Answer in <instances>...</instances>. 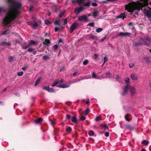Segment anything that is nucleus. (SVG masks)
<instances>
[{"label": "nucleus", "instance_id": "47", "mask_svg": "<svg viewBox=\"0 0 151 151\" xmlns=\"http://www.w3.org/2000/svg\"><path fill=\"white\" fill-rule=\"evenodd\" d=\"M49 92H55V90L54 89L50 88Z\"/></svg>", "mask_w": 151, "mask_h": 151}, {"label": "nucleus", "instance_id": "5", "mask_svg": "<svg viewBox=\"0 0 151 151\" xmlns=\"http://www.w3.org/2000/svg\"><path fill=\"white\" fill-rule=\"evenodd\" d=\"M129 84H127L123 88V90L122 93V95H124L127 94L128 90H129Z\"/></svg>", "mask_w": 151, "mask_h": 151}, {"label": "nucleus", "instance_id": "32", "mask_svg": "<svg viewBox=\"0 0 151 151\" xmlns=\"http://www.w3.org/2000/svg\"><path fill=\"white\" fill-rule=\"evenodd\" d=\"M34 9V7L33 5H31L29 6V11L30 12L32 11Z\"/></svg>", "mask_w": 151, "mask_h": 151}, {"label": "nucleus", "instance_id": "33", "mask_svg": "<svg viewBox=\"0 0 151 151\" xmlns=\"http://www.w3.org/2000/svg\"><path fill=\"white\" fill-rule=\"evenodd\" d=\"M148 40L149 41H151V39L150 38H140V41H144L146 40Z\"/></svg>", "mask_w": 151, "mask_h": 151}, {"label": "nucleus", "instance_id": "18", "mask_svg": "<svg viewBox=\"0 0 151 151\" xmlns=\"http://www.w3.org/2000/svg\"><path fill=\"white\" fill-rule=\"evenodd\" d=\"M1 45L2 46H4V45H8V46H10L11 45L10 43L9 42H2L1 43Z\"/></svg>", "mask_w": 151, "mask_h": 151}, {"label": "nucleus", "instance_id": "26", "mask_svg": "<svg viewBox=\"0 0 151 151\" xmlns=\"http://www.w3.org/2000/svg\"><path fill=\"white\" fill-rule=\"evenodd\" d=\"M108 59L107 57H105L104 58L103 60H102V61H104V63L102 65V66L108 61Z\"/></svg>", "mask_w": 151, "mask_h": 151}, {"label": "nucleus", "instance_id": "6", "mask_svg": "<svg viewBox=\"0 0 151 151\" xmlns=\"http://www.w3.org/2000/svg\"><path fill=\"white\" fill-rule=\"evenodd\" d=\"M143 12L148 18H150L151 17V12L150 10L145 9Z\"/></svg>", "mask_w": 151, "mask_h": 151}, {"label": "nucleus", "instance_id": "2", "mask_svg": "<svg viewBox=\"0 0 151 151\" xmlns=\"http://www.w3.org/2000/svg\"><path fill=\"white\" fill-rule=\"evenodd\" d=\"M148 4L147 1L145 2L144 4L139 2L138 3L134 2L129 3L128 5H125V10H127L128 12H132L135 14L137 15L140 9L142 10L143 7Z\"/></svg>", "mask_w": 151, "mask_h": 151}, {"label": "nucleus", "instance_id": "17", "mask_svg": "<svg viewBox=\"0 0 151 151\" xmlns=\"http://www.w3.org/2000/svg\"><path fill=\"white\" fill-rule=\"evenodd\" d=\"M70 86V85L68 84H63L60 85H57V87L61 88H64L68 87Z\"/></svg>", "mask_w": 151, "mask_h": 151}, {"label": "nucleus", "instance_id": "12", "mask_svg": "<svg viewBox=\"0 0 151 151\" xmlns=\"http://www.w3.org/2000/svg\"><path fill=\"white\" fill-rule=\"evenodd\" d=\"M28 24L31 27H36L37 25V23L35 22H28Z\"/></svg>", "mask_w": 151, "mask_h": 151}, {"label": "nucleus", "instance_id": "57", "mask_svg": "<svg viewBox=\"0 0 151 151\" xmlns=\"http://www.w3.org/2000/svg\"><path fill=\"white\" fill-rule=\"evenodd\" d=\"M58 47V45H55L54 46V49L55 50L57 49Z\"/></svg>", "mask_w": 151, "mask_h": 151}, {"label": "nucleus", "instance_id": "44", "mask_svg": "<svg viewBox=\"0 0 151 151\" xmlns=\"http://www.w3.org/2000/svg\"><path fill=\"white\" fill-rule=\"evenodd\" d=\"M90 77H91V76H90V77H88L87 76H86L84 77L83 78H81V79H79V81H80L81 80H83V79H88V78H90Z\"/></svg>", "mask_w": 151, "mask_h": 151}, {"label": "nucleus", "instance_id": "53", "mask_svg": "<svg viewBox=\"0 0 151 151\" xmlns=\"http://www.w3.org/2000/svg\"><path fill=\"white\" fill-rule=\"evenodd\" d=\"M13 57L12 56H10L9 57V62H12V61L13 60Z\"/></svg>", "mask_w": 151, "mask_h": 151}, {"label": "nucleus", "instance_id": "11", "mask_svg": "<svg viewBox=\"0 0 151 151\" xmlns=\"http://www.w3.org/2000/svg\"><path fill=\"white\" fill-rule=\"evenodd\" d=\"M83 8H76L75 9V13L77 15L78 14L83 10Z\"/></svg>", "mask_w": 151, "mask_h": 151}, {"label": "nucleus", "instance_id": "16", "mask_svg": "<svg viewBox=\"0 0 151 151\" xmlns=\"http://www.w3.org/2000/svg\"><path fill=\"white\" fill-rule=\"evenodd\" d=\"M131 77L132 79L134 81H136L138 79V77L137 75L133 73L131 75Z\"/></svg>", "mask_w": 151, "mask_h": 151}, {"label": "nucleus", "instance_id": "10", "mask_svg": "<svg viewBox=\"0 0 151 151\" xmlns=\"http://www.w3.org/2000/svg\"><path fill=\"white\" fill-rule=\"evenodd\" d=\"M87 19V17L86 15L81 16L79 17L78 19V20L79 21H86Z\"/></svg>", "mask_w": 151, "mask_h": 151}, {"label": "nucleus", "instance_id": "4", "mask_svg": "<svg viewBox=\"0 0 151 151\" xmlns=\"http://www.w3.org/2000/svg\"><path fill=\"white\" fill-rule=\"evenodd\" d=\"M129 91L132 96H134L136 93V89L134 87L131 86L130 84Z\"/></svg>", "mask_w": 151, "mask_h": 151}, {"label": "nucleus", "instance_id": "34", "mask_svg": "<svg viewBox=\"0 0 151 151\" xmlns=\"http://www.w3.org/2000/svg\"><path fill=\"white\" fill-rule=\"evenodd\" d=\"M103 30V29L99 27L96 29V31L97 32H101Z\"/></svg>", "mask_w": 151, "mask_h": 151}, {"label": "nucleus", "instance_id": "13", "mask_svg": "<svg viewBox=\"0 0 151 151\" xmlns=\"http://www.w3.org/2000/svg\"><path fill=\"white\" fill-rule=\"evenodd\" d=\"M84 0H72V2L73 3L75 2H77L79 5H83V4Z\"/></svg>", "mask_w": 151, "mask_h": 151}, {"label": "nucleus", "instance_id": "37", "mask_svg": "<svg viewBox=\"0 0 151 151\" xmlns=\"http://www.w3.org/2000/svg\"><path fill=\"white\" fill-rule=\"evenodd\" d=\"M54 23L55 24L59 25L60 24L59 21L58 19H56L54 22Z\"/></svg>", "mask_w": 151, "mask_h": 151}, {"label": "nucleus", "instance_id": "42", "mask_svg": "<svg viewBox=\"0 0 151 151\" xmlns=\"http://www.w3.org/2000/svg\"><path fill=\"white\" fill-rule=\"evenodd\" d=\"M144 59L148 63L150 61L149 58L147 57H145L144 58Z\"/></svg>", "mask_w": 151, "mask_h": 151}, {"label": "nucleus", "instance_id": "41", "mask_svg": "<svg viewBox=\"0 0 151 151\" xmlns=\"http://www.w3.org/2000/svg\"><path fill=\"white\" fill-rule=\"evenodd\" d=\"M43 89L49 92L50 87H49L45 86L43 87Z\"/></svg>", "mask_w": 151, "mask_h": 151}, {"label": "nucleus", "instance_id": "56", "mask_svg": "<svg viewBox=\"0 0 151 151\" xmlns=\"http://www.w3.org/2000/svg\"><path fill=\"white\" fill-rule=\"evenodd\" d=\"M106 38V37L104 36L103 38H102L100 40V42H103Z\"/></svg>", "mask_w": 151, "mask_h": 151}, {"label": "nucleus", "instance_id": "22", "mask_svg": "<svg viewBox=\"0 0 151 151\" xmlns=\"http://www.w3.org/2000/svg\"><path fill=\"white\" fill-rule=\"evenodd\" d=\"M71 120H72V121L73 122V123H77V119H76V117L75 116H73V117H72V119H71Z\"/></svg>", "mask_w": 151, "mask_h": 151}, {"label": "nucleus", "instance_id": "29", "mask_svg": "<svg viewBox=\"0 0 151 151\" xmlns=\"http://www.w3.org/2000/svg\"><path fill=\"white\" fill-rule=\"evenodd\" d=\"M110 72H107L105 73L106 76L104 77V78H108L110 77Z\"/></svg>", "mask_w": 151, "mask_h": 151}, {"label": "nucleus", "instance_id": "51", "mask_svg": "<svg viewBox=\"0 0 151 151\" xmlns=\"http://www.w3.org/2000/svg\"><path fill=\"white\" fill-rule=\"evenodd\" d=\"M129 67L130 68H131L134 66V63H132L129 64Z\"/></svg>", "mask_w": 151, "mask_h": 151}, {"label": "nucleus", "instance_id": "23", "mask_svg": "<svg viewBox=\"0 0 151 151\" xmlns=\"http://www.w3.org/2000/svg\"><path fill=\"white\" fill-rule=\"evenodd\" d=\"M50 41L47 39H45V41L43 42V44L46 45H48L50 44Z\"/></svg>", "mask_w": 151, "mask_h": 151}, {"label": "nucleus", "instance_id": "35", "mask_svg": "<svg viewBox=\"0 0 151 151\" xmlns=\"http://www.w3.org/2000/svg\"><path fill=\"white\" fill-rule=\"evenodd\" d=\"M5 9L3 7H0V13L5 12Z\"/></svg>", "mask_w": 151, "mask_h": 151}, {"label": "nucleus", "instance_id": "64", "mask_svg": "<svg viewBox=\"0 0 151 151\" xmlns=\"http://www.w3.org/2000/svg\"><path fill=\"white\" fill-rule=\"evenodd\" d=\"M43 59L44 60L47 59L49 58V57L47 56H44L43 57Z\"/></svg>", "mask_w": 151, "mask_h": 151}, {"label": "nucleus", "instance_id": "20", "mask_svg": "<svg viewBox=\"0 0 151 151\" xmlns=\"http://www.w3.org/2000/svg\"><path fill=\"white\" fill-rule=\"evenodd\" d=\"M41 79V78H39L37 80L34 85V86H37L39 84Z\"/></svg>", "mask_w": 151, "mask_h": 151}, {"label": "nucleus", "instance_id": "61", "mask_svg": "<svg viewBox=\"0 0 151 151\" xmlns=\"http://www.w3.org/2000/svg\"><path fill=\"white\" fill-rule=\"evenodd\" d=\"M125 119L128 122H129L130 121V119L128 118V116H125Z\"/></svg>", "mask_w": 151, "mask_h": 151}, {"label": "nucleus", "instance_id": "62", "mask_svg": "<svg viewBox=\"0 0 151 151\" xmlns=\"http://www.w3.org/2000/svg\"><path fill=\"white\" fill-rule=\"evenodd\" d=\"M100 120V118L98 116L96 117L95 119V120L97 122H98Z\"/></svg>", "mask_w": 151, "mask_h": 151}, {"label": "nucleus", "instance_id": "43", "mask_svg": "<svg viewBox=\"0 0 151 151\" xmlns=\"http://www.w3.org/2000/svg\"><path fill=\"white\" fill-rule=\"evenodd\" d=\"M45 23L47 25H48L50 23V22L48 20H46L45 21Z\"/></svg>", "mask_w": 151, "mask_h": 151}, {"label": "nucleus", "instance_id": "19", "mask_svg": "<svg viewBox=\"0 0 151 151\" xmlns=\"http://www.w3.org/2000/svg\"><path fill=\"white\" fill-rule=\"evenodd\" d=\"M42 119L41 118H39L35 120V123L36 124H38L40 123Z\"/></svg>", "mask_w": 151, "mask_h": 151}, {"label": "nucleus", "instance_id": "45", "mask_svg": "<svg viewBox=\"0 0 151 151\" xmlns=\"http://www.w3.org/2000/svg\"><path fill=\"white\" fill-rule=\"evenodd\" d=\"M66 131L67 132H71V128L70 127H68L66 129Z\"/></svg>", "mask_w": 151, "mask_h": 151}, {"label": "nucleus", "instance_id": "24", "mask_svg": "<svg viewBox=\"0 0 151 151\" xmlns=\"http://www.w3.org/2000/svg\"><path fill=\"white\" fill-rule=\"evenodd\" d=\"M36 44V42L34 41V40H31L30 41L29 43V46L31 45H35Z\"/></svg>", "mask_w": 151, "mask_h": 151}, {"label": "nucleus", "instance_id": "52", "mask_svg": "<svg viewBox=\"0 0 151 151\" xmlns=\"http://www.w3.org/2000/svg\"><path fill=\"white\" fill-rule=\"evenodd\" d=\"M96 37L92 35H90V39H94Z\"/></svg>", "mask_w": 151, "mask_h": 151}, {"label": "nucleus", "instance_id": "46", "mask_svg": "<svg viewBox=\"0 0 151 151\" xmlns=\"http://www.w3.org/2000/svg\"><path fill=\"white\" fill-rule=\"evenodd\" d=\"M28 50L29 52H32L34 50V49L32 48H29L28 49Z\"/></svg>", "mask_w": 151, "mask_h": 151}, {"label": "nucleus", "instance_id": "36", "mask_svg": "<svg viewBox=\"0 0 151 151\" xmlns=\"http://www.w3.org/2000/svg\"><path fill=\"white\" fill-rule=\"evenodd\" d=\"M23 74V71L19 72L17 73V75L18 76H21Z\"/></svg>", "mask_w": 151, "mask_h": 151}, {"label": "nucleus", "instance_id": "27", "mask_svg": "<svg viewBox=\"0 0 151 151\" xmlns=\"http://www.w3.org/2000/svg\"><path fill=\"white\" fill-rule=\"evenodd\" d=\"M65 12L66 11L64 10L63 11L60 12L59 15V17L60 18H62L63 17V16L65 14Z\"/></svg>", "mask_w": 151, "mask_h": 151}, {"label": "nucleus", "instance_id": "28", "mask_svg": "<svg viewBox=\"0 0 151 151\" xmlns=\"http://www.w3.org/2000/svg\"><path fill=\"white\" fill-rule=\"evenodd\" d=\"M149 143V142L148 141L146 140H144L142 142V144L146 145H147Z\"/></svg>", "mask_w": 151, "mask_h": 151}, {"label": "nucleus", "instance_id": "49", "mask_svg": "<svg viewBox=\"0 0 151 151\" xmlns=\"http://www.w3.org/2000/svg\"><path fill=\"white\" fill-rule=\"evenodd\" d=\"M88 25L91 27H93L94 26V23L93 22L90 23L88 24Z\"/></svg>", "mask_w": 151, "mask_h": 151}, {"label": "nucleus", "instance_id": "58", "mask_svg": "<svg viewBox=\"0 0 151 151\" xmlns=\"http://www.w3.org/2000/svg\"><path fill=\"white\" fill-rule=\"evenodd\" d=\"M50 123L52 125H53L55 124V122L54 121L51 120V121H50Z\"/></svg>", "mask_w": 151, "mask_h": 151}, {"label": "nucleus", "instance_id": "60", "mask_svg": "<svg viewBox=\"0 0 151 151\" xmlns=\"http://www.w3.org/2000/svg\"><path fill=\"white\" fill-rule=\"evenodd\" d=\"M71 118L69 114L67 115L66 118L67 119H70Z\"/></svg>", "mask_w": 151, "mask_h": 151}, {"label": "nucleus", "instance_id": "63", "mask_svg": "<svg viewBox=\"0 0 151 151\" xmlns=\"http://www.w3.org/2000/svg\"><path fill=\"white\" fill-rule=\"evenodd\" d=\"M92 5L93 6H97V4L96 3H92Z\"/></svg>", "mask_w": 151, "mask_h": 151}, {"label": "nucleus", "instance_id": "59", "mask_svg": "<svg viewBox=\"0 0 151 151\" xmlns=\"http://www.w3.org/2000/svg\"><path fill=\"white\" fill-rule=\"evenodd\" d=\"M60 28L58 27H56L55 29V32H57L59 29Z\"/></svg>", "mask_w": 151, "mask_h": 151}, {"label": "nucleus", "instance_id": "9", "mask_svg": "<svg viewBox=\"0 0 151 151\" xmlns=\"http://www.w3.org/2000/svg\"><path fill=\"white\" fill-rule=\"evenodd\" d=\"M63 81L62 79H61L59 80H56L52 85V86L54 87L55 86H57V85H59L58 84L62 83Z\"/></svg>", "mask_w": 151, "mask_h": 151}, {"label": "nucleus", "instance_id": "1", "mask_svg": "<svg viewBox=\"0 0 151 151\" xmlns=\"http://www.w3.org/2000/svg\"><path fill=\"white\" fill-rule=\"evenodd\" d=\"M9 4V10L3 19V22L5 26H9L10 24L20 13L22 4L20 1L16 0H6Z\"/></svg>", "mask_w": 151, "mask_h": 151}, {"label": "nucleus", "instance_id": "55", "mask_svg": "<svg viewBox=\"0 0 151 151\" xmlns=\"http://www.w3.org/2000/svg\"><path fill=\"white\" fill-rule=\"evenodd\" d=\"M109 135V133L108 132H106L105 133V135L106 137H108Z\"/></svg>", "mask_w": 151, "mask_h": 151}, {"label": "nucleus", "instance_id": "7", "mask_svg": "<svg viewBox=\"0 0 151 151\" xmlns=\"http://www.w3.org/2000/svg\"><path fill=\"white\" fill-rule=\"evenodd\" d=\"M130 34V33L127 32H120L118 34V36L119 37H126L129 36Z\"/></svg>", "mask_w": 151, "mask_h": 151}, {"label": "nucleus", "instance_id": "3", "mask_svg": "<svg viewBox=\"0 0 151 151\" xmlns=\"http://www.w3.org/2000/svg\"><path fill=\"white\" fill-rule=\"evenodd\" d=\"M79 25V24L77 23H73L70 27L69 29V32L70 33H72L74 30L76 29Z\"/></svg>", "mask_w": 151, "mask_h": 151}, {"label": "nucleus", "instance_id": "8", "mask_svg": "<svg viewBox=\"0 0 151 151\" xmlns=\"http://www.w3.org/2000/svg\"><path fill=\"white\" fill-rule=\"evenodd\" d=\"M134 45L135 46H139L140 45H146L147 46H149V44H147V43H145L144 42H135L134 44Z\"/></svg>", "mask_w": 151, "mask_h": 151}, {"label": "nucleus", "instance_id": "40", "mask_svg": "<svg viewBox=\"0 0 151 151\" xmlns=\"http://www.w3.org/2000/svg\"><path fill=\"white\" fill-rule=\"evenodd\" d=\"M88 63V61L87 60H85L83 62L84 65H86Z\"/></svg>", "mask_w": 151, "mask_h": 151}, {"label": "nucleus", "instance_id": "30", "mask_svg": "<svg viewBox=\"0 0 151 151\" xmlns=\"http://www.w3.org/2000/svg\"><path fill=\"white\" fill-rule=\"evenodd\" d=\"M124 81L125 82L127 83V84H129V79L128 78L126 77L124 79Z\"/></svg>", "mask_w": 151, "mask_h": 151}, {"label": "nucleus", "instance_id": "48", "mask_svg": "<svg viewBox=\"0 0 151 151\" xmlns=\"http://www.w3.org/2000/svg\"><path fill=\"white\" fill-rule=\"evenodd\" d=\"M80 119L81 120L83 121L85 119L86 117L85 116H81Z\"/></svg>", "mask_w": 151, "mask_h": 151}, {"label": "nucleus", "instance_id": "31", "mask_svg": "<svg viewBox=\"0 0 151 151\" xmlns=\"http://www.w3.org/2000/svg\"><path fill=\"white\" fill-rule=\"evenodd\" d=\"M91 4V2L90 1H88V2L85 3H83V5L84 6H89Z\"/></svg>", "mask_w": 151, "mask_h": 151}, {"label": "nucleus", "instance_id": "50", "mask_svg": "<svg viewBox=\"0 0 151 151\" xmlns=\"http://www.w3.org/2000/svg\"><path fill=\"white\" fill-rule=\"evenodd\" d=\"M29 44L27 46H23V49L25 50L27 48L29 47Z\"/></svg>", "mask_w": 151, "mask_h": 151}, {"label": "nucleus", "instance_id": "39", "mask_svg": "<svg viewBox=\"0 0 151 151\" xmlns=\"http://www.w3.org/2000/svg\"><path fill=\"white\" fill-rule=\"evenodd\" d=\"M90 111V110L88 109H87L85 110V114L86 115H88V114Z\"/></svg>", "mask_w": 151, "mask_h": 151}, {"label": "nucleus", "instance_id": "25", "mask_svg": "<svg viewBox=\"0 0 151 151\" xmlns=\"http://www.w3.org/2000/svg\"><path fill=\"white\" fill-rule=\"evenodd\" d=\"M99 12L97 11H94L93 13V16L94 17H95L98 16Z\"/></svg>", "mask_w": 151, "mask_h": 151}, {"label": "nucleus", "instance_id": "54", "mask_svg": "<svg viewBox=\"0 0 151 151\" xmlns=\"http://www.w3.org/2000/svg\"><path fill=\"white\" fill-rule=\"evenodd\" d=\"M67 22H67V19L66 18L64 20V21H63L64 24H65L67 23Z\"/></svg>", "mask_w": 151, "mask_h": 151}, {"label": "nucleus", "instance_id": "38", "mask_svg": "<svg viewBox=\"0 0 151 151\" xmlns=\"http://www.w3.org/2000/svg\"><path fill=\"white\" fill-rule=\"evenodd\" d=\"M88 134L90 136H93L94 134V132L93 131H90Z\"/></svg>", "mask_w": 151, "mask_h": 151}, {"label": "nucleus", "instance_id": "15", "mask_svg": "<svg viewBox=\"0 0 151 151\" xmlns=\"http://www.w3.org/2000/svg\"><path fill=\"white\" fill-rule=\"evenodd\" d=\"M125 128L127 129L132 131L134 129V128L129 124H127L124 125Z\"/></svg>", "mask_w": 151, "mask_h": 151}, {"label": "nucleus", "instance_id": "21", "mask_svg": "<svg viewBox=\"0 0 151 151\" xmlns=\"http://www.w3.org/2000/svg\"><path fill=\"white\" fill-rule=\"evenodd\" d=\"M92 77L96 79H100V78H99L97 76L96 74L94 72H93L92 73Z\"/></svg>", "mask_w": 151, "mask_h": 151}, {"label": "nucleus", "instance_id": "14", "mask_svg": "<svg viewBox=\"0 0 151 151\" xmlns=\"http://www.w3.org/2000/svg\"><path fill=\"white\" fill-rule=\"evenodd\" d=\"M125 17H126V14L124 13H121L120 15L116 16V19H123Z\"/></svg>", "mask_w": 151, "mask_h": 151}]
</instances>
